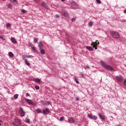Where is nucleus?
<instances>
[{
  "label": "nucleus",
  "instance_id": "obj_4",
  "mask_svg": "<svg viewBox=\"0 0 126 126\" xmlns=\"http://www.w3.org/2000/svg\"><path fill=\"white\" fill-rule=\"evenodd\" d=\"M20 115L21 117H24L25 116V112L23 111V109L22 108L20 109Z\"/></svg>",
  "mask_w": 126,
  "mask_h": 126
},
{
  "label": "nucleus",
  "instance_id": "obj_14",
  "mask_svg": "<svg viewBox=\"0 0 126 126\" xmlns=\"http://www.w3.org/2000/svg\"><path fill=\"white\" fill-rule=\"evenodd\" d=\"M25 63L26 64H27V65H28V66H30V63H29L28 60H27V59H25Z\"/></svg>",
  "mask_w": 126,
  "mask_h": 126
},
{
  "label": "nucleus",
  "instance_id": "obj_13",
  "mask_svg": "<svg viewBox=\"0 0 126 126\" xmlns=\"http://www.w3.org/2000/svg\"><path fill=\"white\" fill-rule=\"evenodd\" d=\"M11 41L12 42V43H13V44H16V43H17V42L16 41V40H15V38L12 37L11 38Z\"/></svg>",
  "mask_w": 126,
  "mask_h": 126
},
{
  "label": "nucleus",
  "instance_id": "obj_10",
  "mask_svg": "<svg viewBox=\"0 0 126 126\" xmlns=\"http://www.w3.org/2000/svg\"><path fill=\"white\" fill-rule=\"evenodd\" d=\"M15 122L16 124H18V125H20V124H21V121L18 118L15 119Z\"/></svg>",
  "mask_w": 126,
  "mask_h": 126
},
{
  "label": "nucleus",
  "instance_id": "obj_39",
  "mask_svg": "<svg viewBox=\"0 0 126 126\" xmlns=\"http://www.w3.org/2000/svg\"><path fill=\"white\" fill-rule=\"evenodd\" d=\"M22 13H25V12H26V11H25L24 9H22Z\"/></svg>",
  "mask_w": 126,
  "mask_h": 126
},
{
  "label": "nucleus",
  "instance_id": "obj_46",
  "mask_svg": "<svg viewBox=\"0 0 126 126\" xmlns=\"http://www.w3.org/2000/svg\"><path fill=\"white\" fill-rule=\"evenodd\" d=\"M124 13H126V9L124 11Z\"/></svg>",
  "mask_w": 126,
  "mask_h": 126
},
{
  "label": "nucleus",
  "instance_id": "obj_45",
  "mask_svg": "<svg viewBox=\"0 0 126 126\" xmlns=\"http://www.w3.org/2000/svg\"><path fill=\"white\" fill-rule=\"evenodd\" d=\"M81 75H82V76H84V74H83V73H81Z\"/></svg>",
  "mask_w": 126,
  "mask_h": 126
},
{
  "label": "nucleus",
  "instance_id": "obj_38",
  "mask_svg": "<svg viewBox=\"0 0 126 126\" xmlns=\"http://www.w3.org/2000/svg\"><path fill=\"white\" fill-rule=\"evenodd\" d=\"M96 2H97V3H101V0H96Z\"/></svg>",
  "mask_w": 126,
  "mask_h": 126
},
{
  "label": "nucleus",
  "instance_id": "obj_6",
  "mask_svg": "<svg viewBox=\"0 0 126 126\" xmlns=\"http://www.w3.org/2000/svg\"><path fill=\"white\" fill-rule=\"evenodd\" d=\"M50 113V110L48 108H45V109H44L43 110V115H48Z\"/></svg>",
  "mask_w": 126,
  "mask_h": 126
},
{
  "label": "nucleus",
  "instance_id": "obj_31",
  "mask_svg": "<svg viewBox=\"0 0 126 126\" xmlns=\"http://www.w3.org/2000/svg\"><path fill=\"white\" fill-rule=\"evenodd\" d=\"M88 118H89L90 119H92V117H93L92 115H91V114H88Z\"/></svg>",
  "mask_w": 126,
  "mask_h": 126
},
{
  "label": "nucleus",
  "instance_id": "obj_44",
  "mask_svg": "<svg viewBox=\"0 0 126 126\" xmlns=\"http://www.w3.org/2000/svg\"><path fill=\"white\" fill-rule=\"evenodd\" d=\"M27 96H30L29 93H27L26 94Z\"/></svg>",
  "mask_w": 126,
  "mask_h": 126
},
{
  "label": "nucleus",
  "instance_id": "obj_20",
  "mask_svg": "<svg viewBox=\"0 0 126 126\" xmlns=\"http://www.w3.org/2000/svg\"><path fill=\"white\" fill-rule=\"evenodd\" d=\"M86 49L87 50H89V51H93V48L91 47L87 46Z\"/></svg>",
  "mask_w": 126,
  "mask_h": 126
},
{
  "label": "nucleus",
  "instance_id": "obj_40",
  "mask_svg": "<svg viewBox=\"0 0 126 126\" xmlns=\"http://www.w3.org/2000/svg\"><path fill=\"white\" fill-rule=\"evenodd\" d=\"M55 17L56 18H60V16L59 15H56Z\"/></svg>",
  "mask_w": 126,
  "mask_h": 126
},
{
  "label": "nucleus",
  "instance_id": "obj_47",
  "mask_svg": "<svg viewBox=\"0 0 126 126\" xmlns=\"http://www.w3.org/2000/svg\"><path fill=\"white\" fill-rule=\"evenodd\" d=\"M123 22H126V21L125 20H122Z\"/></svg>",
  "mask_w": 126,
  "mask_h": 126
},
{
  "label": "nucleus",
  "instance_id": "obj_34",
  "mask_svg": "<svg viewBox=\"0 0 126 126\" xmlns=\"http://www.w3.org/2000/svg\"><path fill=\"white\" fill-rule=\"evenodd\" d=\"M6 26L7 27H10L11 26V25L10 24V23H8L6 24Z\"/></svg>",
  "mask_w": 126,
  "mask_h": 126
},
{
  "label": "nucleus",
  "instance_id": "obj_26",
  "mask_svg": "<svg viewBox=\"0 0 126 126\" xmlns=\"http://www.w3.org/2000/svg\"><path fill=\"white\" fill-rule=\"evenodd\" d=\"M37 42H38V39L37 38H34V41H33L34 44H36V43H37Z\"/></svg>",
  "mask_w": 126,
  "mask_h": 126
},
{
  "label": "nucleus",
  "instance_id": "obj_16",
  "mask_svg": "<svg viewBox=\"0 0 126 126\" xmlns=\"http://www.w3.org/2000/svg\"><path fill=\"white\" fill-rule=\"evenodd\" d=\"M35 112H36V113H37V114H40V113H42V110H41V109L38 108L35 110Z\"/></svg>",
  "mask_w": 126,
  "mask_h": 126
},
{
  "label": "nucleus",
  "instance_id": "obj_24",
  "mask_svg": "<svg viewBox=\"0 0 126 126\" xmlns=\"http://www.w3.org/2000/svg\"><path fill=\"white\" fill-rule=\"evenodd\" d=\"M74 80L77 84H79V82L78 81V80L76 78V77H75Z\"/></svg>",
  "mask_w": 126,
  "mask_h": 126
},
{
  "label": "nucleus",
  "instance_id": "obj_37",
  "mask_svg": "<svg viewBox=\"0 0 126 126\" xmlns=\"http://www.w3.org/2000/svg\"><path fill=\"white\" fill-rule=\"evenodd\" d=\"M124 85L126 86V79L124 80Z\"/></svg>",
  "mask_w": 126,
  "mask_h": 126
},
{
  "label": "nucleus",
  "instance_id": "obj_15",
  "mask_svg": "<svg viewBox=\"0 0 126 126\" xmlns=\"http://www.w3.org/2000/svg\"><path fill=\"white\" fill-rule=\"evenodd\" d=\"M34 81L37 83H40L41 82V80H40V79H34Z\"/></svg>",
  "mask_w": 126,
  "mask_h": 126
},
{
  "label": "nucleus",
  "instance_id": "obj_27",
  "mask_svg": "<svg viewBox=\"0 0 126 126\" xmlns=\"http://www.w3.org/2000/svg\"><path fill=\"white\" fill-rule=\"evenodd\" d=\"M18 94H16L14 95V98H15V99H17V98H18Z\"/></svg>",
  "mask_w": 126,
  "mask_h": 126
},
{
  "label": "nucleus",
  "instance_id": "obj_35",
  "mask_svg": "<svg viewBox=\"0 0 126 126\" xmlns=\"http://www.w3.org/2000/svg\"><path fill=\"white\" fill-rule=\"evenodd\" d=\"M63 119H64V117L63 116L61 118H60V121L62 122V121L63 120Z\"/></svg>",
  "mask_w": 126,
  "mask_h": 126
},
{
  "label": "nucleus",
  "instance_id": "obj_1",
  "mask_svg": "<svg viewBox=\"0 0 126 126\" xmlns=\"http://www.w3.org/2000/svg\"><path fill=\"white\" fill-rule=\"evenodd\" d=\"M110 33L112 37H113V38H115L116 39H119L120 38V34L118 32H111Z\"/></svg>",
  "mask_w": 126,
  "mask_h": 126
},
{
  "label": "nucleus",
  "instance_id": "obj_43",
  "mask_svg": "<svg viewBox=\"0 0 126 126\" xmlns=\"http://www.w3.org/2000/svg\"><path fill=\"white\" fill-rule=\"evenodd\" d=\"M76 100L77 101H79V99L78 97H76Z\"/></svg>",
  "mask_w": 126,
  "mask_h": 126
},
{
  "label": "nucleus",
  "instance_id": "obj_7",
  "mask_svg": "<svg viewBox=\"0 0 126 126\" xmlns=\"http://www.w3.org/2000/svg\"><path fill=\"white\" fill-rule=\"evenodd\" d=\"M98 117H99V118L101 120H102V121H105V116L102 115V114H101V113H98Z\"/></svg>",
  "mask_w": 126,
  "mask_h": 126
},
{
  "label": "nucleus",
  "instance_id": "obj_32",
  "mask_svg": "<svg viewBox=\"0 0 126 126\" xmlns=\"http://www.w3.org/2000/svg\"><path fill=\"white\" fill-rule=\"evenodd\" d=\"M8 8H12V5L9 4L8 5Z\"/></svg>",
  "mask_w": 126,
  "mask_h": 126
},
{
  "label": "nucleus",
  "instance_id": "obj_5",
  "mask_svg": "<svg viewBox=\"0 0 126 126\" xmlns=\"http://www.w3.org/2000/svg\"><path fill=\"white\" fill-rule=\"evenodd\" d=\"M116 80L119 82H123V76H119L116 77Z\"/></svg>",
  "mask_w": 126,
  "mask_h": 126
},
{
  "label": "nucleus",
  "instance_id": "obj_25",
  "mask_svg": "<svg viewBox=\"0 0 126 126\" xmlns=\"http://www.w3.org/2000/svg\"><path fill=\"white\" fill-rule=\"evenodd\" d=\"M97 119H98V117L96 116H93L92 119L93 120H97Z\"/></svg>",
  "mask_w": 126,
  "mask_h": 126
},
{
  "label": "nucleus",
  "instance_id": "obj_36",
  "mask_svg": "<svg viewBox=\"0 0 126 126\" xmlns=\"http://www.w3.org/2000/svg\"><path fill=\"white\" fill-rule=\"evenodd\" d=\"M75 18H73L71 19V21H72V22H74V21H75Z\"/></svg>",
  "mask_w": 126,
  "mask_h": 126
},
{
  "label": "nucleus",
  "instance_id": "obj_18",
  "mask_svg": "<svg viewBox=\"0 0 126 126\" xmlns=\"http://www.w3.org/2000/svg\"><path fill=\"white\" fill-rule=\"evenodd\" d=\"M40 53L41 55H45V50L43 49H40Z\"/></svg>",
  "mask_w": 126,
  "mask_h": 126
},
{
  "label": "nucleus",
  "instance_id": "obj_23",
  "mask_svg": "<svg viewBox=\"0 0 126 126\" xmlns=\"http://www.w3.org/2000/svg\"><path fill=\"white\" fill-rule=\"evenodd\" d=\"M25 58H33V56H26V57H23V59H25Z\"/></svg>",
  "mask_w": 126,
  "mask_h": 126
},
{
  "label": "nucleus",
  "instance_id": "obj_21",
  "mask_svg": "<svg viewBox=\"0 0 126 126\" xmlns=\"http://www.w3.org/2000/svg\"><path fill=\"white\" fill-rule=\"evenodd\" d=\"M92 25H93V22H89L88 26H89V27H91L92 26Z\"/></svg>",
  "mask_w": 126,
  "mask_h": 126
},
{
  "label": "nucleus",
  "instance_id": "obj_49",
  "mask_svg": "<svg viewBox=\"0 0 126 126\" xmlns=\"http://www.w3.org/2000/svg\"><path fill=\"white\" fill-rule=\"evenodd\" d=\"M0 126H1V123H0Z\"/></svg>",
  "mask_w": 126,
  "mask_h": 126
},
{
  "label": "nucleus",
  "instance_id": "obj_42",
  "mask_svg": "<svg viewBox=\"0 0 126 126\" xmlns=\"http://www.w3.org/2000/svg\"><path fill=\"white\" fill-rule=\"evenodd\" d=\"M46 104H47V105H50V102H49V101H47V102H46Z\"/></svg>",
  "mask_w": 126,
  "mask_h": 126
},
{
  "label": "nucleus",
  "instance_id": "obj_3",
  "mask_svg": "<svg viewBox=\"0 0 126 126\" xmlns=\"http://www.w3.org/2000/svg\"><path fill=\"white\" fill-rule=\"evenodd\" d=\"M100 44V43L99 42H93L92 44L91 45L93 46V48H94V49L95 50H97V46H98V45H99Z\"/></svg>",
  "mask_w": 126,
  "mask_h": 126
},
{
  "label": "nucleus",
  "instance_id": "obj_11",
  "mask_svg": "<svg viewBox=\"0 0 126 126\" xmlns=\"http://www.w3.org/2000/svg\"><path fill=\"white\" fill-rule=\"evenodd\" d=\"M41 5L45 9L48 8V5H47V4H46V3L44 2H42V3H41Z\"/></svg>",
  "mask_w": 126,
  "mask_h": 126
},
{
  "label": "nucleus",
  "instance_id": "obj_28",
  "mask_svg": "<svg viewBox=\"0 0 126 126\" xmlns=\"http://www.w3.org/2000/svg\"><path fill=\"white\" fill-rule=\"evenodd\" d=\"M0 39H1L2 40H3V41H5V37L2 36H0Z\"/></svg>",
  "mask_w": 126,
  "mask_h": 126
},
{
  "label": "nucleus",
  "instance_id": "obj_17",
  "mask_svg": "<svg viewBox=\"0 0 126 126\" xmlns=\"http://www.w3.org/2000/svg\"><path fill=\"white\" fill-rule=\"evenodd\" d=\"M63 16H64V17L67 18L68 17V14H67V12H65L63 13Z\"/></svg>",
  "mask_w": 126,
  "mask_h": 126
},
{
  "label": "nucleus",
  "instance_id": "obj_30",
  "mask_svg": "<svg viewBox=\"0 0 126 126\" xmlns=\"http://www.w3.org/2000/svg\"><path fill=\"white\" fill-rule=\"evenodd\" d=\"M35 89H37L38 90V89H40V87H39V86H38V85H35Z\"/></svg>",
  "mask_w": 126,
  "mask_h": 126
},
{
  "label": "nucleus",
  "instance_id": "obj_19",
  "mask_svg": "<svg viewBox=\"0 0 126 126\" xmlns=\"http://www.w3.org/2000/svg\"><path fill=\"white\" fill-rule=\"evenodd\" d=\"M9 56L10 57V58H13L14 55H13V53H12V52H10L9 53Z\"/></svg>",
  "mask_w": 126,
  "mask_h": 126
},
{
  "label": "nucleus",
  "instance_id": "obj_22",
  "mask_svg": "<svg viewBox=\"0 0 126 126\" xmlns=\"http://www.w3.org/2000/svg\"><path fill=\"white\" fill-rule=\"evenodd\" d=\"M29 45L31 47L32 49V50H35V47L33 46V44H32V43H30Z\"/></svg>",
  "mask_w": 126,
  "mask_h": 126
},
{
  "label": "nucleus",
  "instance_id": "obj_41",
  "mask_svg": "<svg viewBox=\"0 0 126 126\" xmlns=\"http://www.w3.org/2000/svg\"><path fill=\"white\" fill-rule=\"evenodd\" d=\"M11 2H15L16 1V0H10Z\"/></svg>",
  "mask_w": 126,
  "mask_h": 126
},
{
  "label": "nucleus",
  "instance_id": "obj_50",
  "mask_svg": "<svg viewBox=\"0 0 126 126\" xmlns=\"http://www.w3.org/2000/svg\"><path fill=\"white\" fill-rule=\"evenodd\" d=\"M96 42H98V40H96Z\"/></svg>",
  "mask_w": 126,
  "mask_h": 126
},
{
  "label": "nucleus",
  "instance_id": "obj_48",
  "mask_svg": "<svg viewBox=\"0 0 126 126\" xmlns=\"http://www.w3.org/2000/svg\"><path fill=\"white\" fill-rule=\"evenodd\" d=\"M62 1H64L65 0H61Z\"/></svg>",
  "mask_w": 126,
  "mask_h": 126
},
{
  "label": "nucleus",
  "instance_id": "obj_29",
  "mask_svg": "<svg viewBox=\"0 0 126 126\" xmlns=\"http://www.w3.org/2000/svg\"><path fill=\"white\" fill-rule=\"evenodd\" d=\"M26 123H28V124L30 123V120L29 119H26L25 120Z\"/></svg>",
  "mask_w": 126,
  "mask_h": 126
},
{
  "label": "nucleus",
  "instance_id": "obj_12",
  "mask_svg": "<svg viewBox=\"0 0 126 126\" xmlns=\"http://www.w3.org/2000/svg\"><path fill=\"white\" fill-rule=\"evenodd\" d=\"M26 101L29 103L31 105H33L34 104L33 102H32V100L30 99H28L27 98H26Z\"/></svg>",
  "mask_w": 126,
  "mask_h": 126
},
{
  "label": "nucleus",
  "instance_id": "obj_8",
  "mask_svg": "<svg viewBox=\"0 0 126 126\" xmlns=\"http://www.w3.org/2000/svg\"><path fill=\"white\" fill-rule=\"evenodd\" d=\"M43 47H44V44H43V42H42V41H39L38 43V48H39V49H42Z\"/></svg>",
  "mask_w": 126,
  "mask_h": 126
},
{
  "label": "nucleus",
  "instance_id": "obj_33",
  "mask_svg": "<svg viewBox=\"0 0 126 126\" xmlns=\"http://www.w3.org/2000/svg\"><path fill=\"white\" fill-rule=\"evenodd\" d=\"M85 69H86V68H87L88 69H89L90 68V67H89V66L86 65L85 66Z\"/></svg>",
  "mask_w": 126,
  "mask_h": 126
},
{
  "label": "nucleus",
  "instance_id": "obj_9",
  "mask_svg": "<svg viewBox=\"0 0 126 126\" xmlns=\"http://www.w3.org/2000/svg\"><path fill=\"white\" fill-rule=\"evenodd\" d=\"M68 122L70 123H74V120H73V118L72 117H70V118H69V119L68 120Z\"/></svg>",
  "mask_w": 126,
  "mask_h": 126
},
{
  "label": "nucleus",
  "instance_id": "obj_2",
  "mask_svg": "<svg viewBox=\"0 0 126 126\" xmlns=\"http://www.w3.org/2000/svg\"><path fill=\"white\" fill-rule=\"evenodd\" d=\"M101 64H102V66H103V67H104L106 69H108V70H113V67H112L111 66H110L109 65L106 64V63H104V62H102L101 63Z\"/></svg>",
  "mask_w": 126,
  "mask_h": 126
}]
</instances>
